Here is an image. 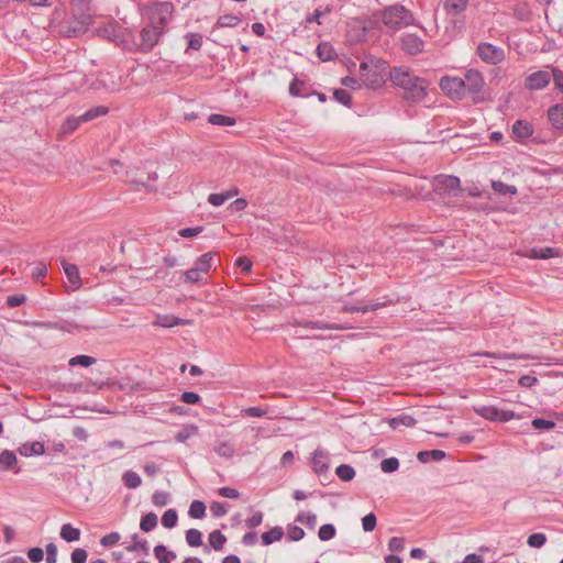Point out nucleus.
Listing matches in <instances>:
<instances>
[{
  "label": "nucleus",
  "mask_w": 563,
  "mask_h": 563,
  "mask_svg": "<svg viewBox=\"0 0 563 563\" xmlns=\"http://www.w3.org/2000/svg\"><path fill=\"white\" fill-rule=\"evenodd\" d=\"M477 356H486V357H493L498 360H529L531 358L527 354H516V353H490V352H482V353H474L471 355V357H477Z\"/></svg>",
  "instance_id": "17"
},
{
  "label": "nucleus",
  "mask_w": 563,
  "mask_h": 563,
  "mask_svg": "<svg viewBox=\"0 0 563 563\" xmlns=\"http://www.w3.org/2000/svg\"><path fill=\"white\" fill-rule=\"evenodd\" d=\"M474 411L484 419L496 422H507L521 418V416L516 415L512 410L498 409L495 406L474 407Z\"/></svg>",
  "instance_id": "5"
},
{
  "label": "nucleus",
  "mask_w": 563,
  "mask_h": 563,
  "mask_svg": "<svg viewBox=\"0 0 563 563\" xmlns=\"http://www.w3.org/2000/svg\"><path fill=\"white\" fill-rule=\"evenodd\" d=\"M189 321L175 316H161L155 320L154 324L163 328H173L176 325L186 324Z\"/></svg>",
  "instance_id": "20"
},
{
  "label": "nucleus",
  "mask_w": 563,
  "mask_h": 563,
  "mask_svg": "<svg viewBox=\"0 0 563 563\" xmlns=\"http://www.w3.org/2000/svg\"><path fill=\"white\" fill-rule=\"evenodd\" d=\"M443 8L454 22L457 14V0H443Z\"/></svg>",
  "instance_id": "54"
},
{
  "label": "nucleus",
  "mask_w": 563,
  "mask_h": 563,
  "mask_svg": "<svg viewBox=\"0 0 563 563\" xmlns=\"http://www.w3.org/2000/svg\"><path fill=\"white\" fill-rule=\"evenodd\" d=\"M439 87L443 95L452 100L457 99V78L451 76H443L439 81Z\"/></svg>",
  "instance_id": "11"
},
{
  "label": "nucleus",
  "mask_w": 563,
  "mask_h": 563,
  "mask_svg": "<svg viewBox=\"0 0 563 563\" xmlns=\"http://www.w3.org/2000/svg\"><path fill=\"white\" fill-rule=\"evenodd\" d=\"M423 41L415 34H406L401 37V47L409 55H417L423 51Z\"/></svg>",
  "instance_id": "10"
},
{
  "label": "nucleus",
  "mask_w": 563,
  "mask_h": 563,
  "mask_svg": "<svg viewBox=\"0 0 563 563\" xmlns=\"http://www.w3.org/2000/svg\"><path fill=\"white\" fill-rule=\"evenodd\" d=\"M208 122L213 125H234L235 119L232 117L213 113L209 115Z\"/></svg>",
  "instance_id": "35"
},
{
  "label": "nucleus",
  "mask_w": 563,
  "mask_h": 563,
  "mask_svg": "<svg viewBox=\"0 0 563 563\" xmlns=\"http://www.w3.org/2000/svg\"><path fill=\"white\" fill-rule=\"evenodd\" d=\"M379 19L385 26L393 31H399L415 24L413 14L401 4L384 8L379 12Z\"/></svg>",
  "instance_id": "4"
},
{
  "label": "nucleus",
  "mask_w": 563,
  "mask_h": 563,
  "mask_svg": "<svg viewBox=\"0 0 563 563\" xmlns=\"http://www.w3.org/2000/svg\"><path fill=\"white\" fill-rule=\"evenodd\" d=\"M169 495L165 492H155L152 496V503L157 507L167 505Z\"/></svg>",
  "instance_id": "53"
},
{
  "label": "nucleus",
  "mask_w": 563,
  "mask_h": 563,
  "mask_svg": "<svg viewBox=\"0 0 563 563\" xmlns=\"http://www.w3.org/2000/svg\"><path fill=\"white\" fill-rule=\"evenodd\" d=\"M178 515L175 509H168L164 512L162 517V525L165 528L172 529L177 525Z\"/></svg>",
  "instance_id": "37"
},
{
  "label": "nucleus",
  "mask_w": 563,
  "mask_h": 563,
  "mask_svg": "<svg viewBox=\"0 0 563 563\" xmlns=\"http://www.w3.org/2000/svg\"><path fill=\"white\" fill-rule=\"evenodd\" d=\"M181 401L188 405H195L200 401V396L194 391H185L181 395Z\"/></svg>",
  "instance_id": "61"
},
{
  "label": "nucleus",
  "mask_w": 563,
  "mask_h": 563,
  "mask_svg": "<svg viewBox=\"0 0 563 563\" xmlns=\"http://www.w3.org/2000/svg\"><path fill=\"white\" fill-rule=\"evenodd\" d=\"M399 467V461L396 457H388L382 461L380 468L385 473H393Z\"/></svg>",
  "instance_id": "48"
},
{
  "label": "nucleus",
  "mask_w": 563,
  "mask_h": 563,
  "mask_svg": "<svg viewBox=\"0 0 563 563\" xmlns=\"http://www.w3.org/2000/svg\"><path fill=\"white\" fill-rule=\"evenodd\" d=\"M318 56L321 60L327 62L332 58L333 49L330 44L321 43L317 47Z\"/></svg>",
  "instance_id": "44"
},
{
  "label": "nucleus",
  "mask_w": 563,
  "mask_h": 563,
  "mask_svg": "<svg viewBox=\"0 0 563 563\" xmlns=\"http://www.w3.org/2000/svg\"><path fill=\"white\" fill-rule=\"evenodd\" d=\"M188 515L194 519H201L206 515V506L200 500H194L189 507Z\"/></svg>",
  "instance_id": "34"
},
{
  "label": "nucleus",
  "mask_w": 563,
  "mask_h": 563,
  "mask_svg": "<svg viewBox=\"0 0 563 563\" xmlns=\"http://www.w3.org/2000/svg\"><path fill=\"white\" fill-rule=\"evenodd\" d=\"M335 527L332 523H325L319 528L318 537L321 541H329L335 536Z\"/></svg>",
  "instance_id": "40"
},
{
  "label": "nucleus",
  "mask_w": 563,
  "mask_h": 563,
  "mask_svg": "<svg viewBox=\"0 0 563 563\" xmlns=\"http://www.w3.org/2000/svg\"><path fill=\"white\" fill-rule=\"evenodd\" d=\"M174 5L170 2L155 3L150 8L151 24L164 26L172 20Z\"/></svg>",
  "instance_id": "7"
},
{
  "label": "nucleus",
  "mask_w": 563,
  "mask_h": 563,
  "mask_svg": "<svg viewBox=\"0 0 563 563\" xmlns=\"http://www.w3.org/2000/svg\"><path fill=\"white\" fill-rule=\"evenodd\" d=\"M120 534L118 532H111L109 534H106L101 538L100 543L103 547H111L119 542Z\"/></svg>",
  "instance_id": "57"
},
{
  "label": "nucleus",
  "mask_w": 563,
  "mask_h": 563,
  "mask_svg": "<svg viewBox=\"0 0 563 563\" xmlns=\"http://www.w3.org/2000/svg\"><path fill=\"white\" fill-rule=\"evenodd\" d=\"M122 481L124 485L130 489H135L142 484L140 475L133 471H126L122 476Z\"/></svg>",
  "instance_id": "26"
},
{
  "label": "nucleus",
  "mask_w": 563,
  "mask_h": 563,
  "mask_svg": "<svg viewBox=\"0 0 563 563\" xmlns=\"http://www.w3.org/2000/svg\"><path fill=\"white\" fill-rule=\"evenodd\" d=\"M297 521H299L300 523H303L310 528H313L317 522V516L313 514L301 512L298 515Z\"/></svg>",
  "instance_id": "55"
},
{
  "label": "nucleus",
  "mask_w": 563,
  "mask_h": 563,
  "mask_svg": "<svg viewBox=\"0 0 563 563\" xmlns=\"http://www.w3.org/2000/svg\"><path fill=\"white\" fill-rule=\"evenodd\" d=\"M476 53L484 63L489 65L500 64L506 56L501 47L486 42L478 44Z\"/></svg>",
  "instance_id": "6"
},
{
  "label": "nucleus",
  "mask_w": 563,
  "mask_h": 563,
  "mask_svg": "<svg viewBox=\"0 0 563 563\" xmlns=\"http://www.w3.org/2000/svg\"><path fill=\"white\" fill-rule=\"evenodd\" d=\"M390 552H401L405 549V541L402 538L393 537L388 542Z\"/></svg>",
  "instance_id": "56"
},
{
  "label": "nucleus",
  "mask_w": 563,
  "mask_h": 563,
  "mask_svg": "<svg viewBox=\"0 0 563 563\" xmlns=\"http://www.w3.org/2000/svg\"><path fill=\"white\" fill-rule=\"evenodd\" d=\"M389 78L395 86L404 89L406 100L421 102L426 99L430 82L416 76L409 68L395 67L390 70Z\"/></svg>",
  "instance_id": "1"
},
{
  "label": "nucleus",
  "mask_w": 563,
  "mask_h": 563,
  "mask_svg": "<svg viewBox=\"0 0 563 563\" xmlns=\"http://www.w3.org/2000/svg\"><path fill=\"white\" fill-rule=\"evenodd\" d=\"M164 33V29L158 25L150 24L141 31V43L139 49L141 52H150L158 42Z\"/></svg>",
  "instance_id": "8"
},
{
  "label": "nucleus",
  "mask_w": 563,
  "mask_h": 563,
  "mask_svg": "<svg viewBox=\"0 0 563 563\" xmlns=\"http://www.w3.org/2000/svg\"><path fill=\"white\" fill-rule=\"evenodd\" d=\"M387 422L390 426V428L397 430V429H400L401 427H406V428L413 427L417 421L412 416L407 415V413H401L397 417L388 419Z\"/></svg>",
  "instance_id": "14"
},
{
  "label": "nucleus",
  "mask_w": 563,
  "mask_h": 563,
  "mask_svg": "<svg viewBox=\"0 0 563 563\" xmlns=\"http://www.w3.org/2000/svg\"><path fill=\"white\" fill-rule=\"evenodd\" d=\"M284 536L283 529L280 527H275L267 532L262 534V542L265 545L272 544L275 541H279Z\"/></svg>",
  "instance_id": "30"
},
{
  "label": "nucleus",
  "mask_w": 563,
  "mask_h": 563,
  "mask_svg": "<svg viewBox=\"0 0 563 563\" xmlns=\"http://www.w3.org/2000/svg\"><path fill=\"white\" fill-rule=\"evenodd\" d=\"M157 526V516L154 512L144 515L140 522V528L144 532L153 530Z\"/></svg>",
  "instance_id": "33"
},
{
  "label": "nucleus",
  "mask_w": 563,
  "mask_h": 563,
  "mask_svg": "<svg viewBox=\"0 0 563 563\" xmlns=\"http://www.w3.org/2000/svg\"><path fill=\"white\" fill-rule=\"evenodd\" d=\"M96 362H97V360L92 356L77 355V356L71 357L68 363L70 366L80 365V366L88 367V366L93 365Z\"/></svg>",
  "instance_id": "41"
},
{
  "label": "nucleus",
  "mask_w": 563,
  "mask_h": 563,
  "mask_svg": "<svg viewBox=\"0 0 563 563\" xmlns=\"http://www.w3.org/2000/svg\"><path fill=\"white\" fill-rule=\"evenodd\" d=\"M210 510L214 517H222L228 511L224 504L216 503V501L211 504Z\"/></svg>",
  "instance_id": "64"
},
{
  "label": "nucleus",
  "mask_w": 563,
  "mask_h": 563,
  "mask_svg": "<svg viewBox=\"0 0 563 563\" xmlns=\"http://www.w3.org/2000/svg\"><path fill=\"white\" fill-rule=\"evenodd\" d=\"M334 99L345 107H350L352 103L351 95L344 89H335L333 91Z\"/></svg>",
  "instance_id": "47"
},
{
  "label": "nucleus",
  "mask_w": 563,
  "mask_h": 563,
  "mask_svg": "<svg viewBox=\"0 0 563 563\" xmlns=\"http://www.w3.org/2000/svg\"><path fill=\"white\" fill-rule=\"evenodd\" d=\"M154 554L158 560V563H172V561L176 558V554L172 551H168L163 544H158L154 548Z\"/></svg>",
  "instance_id": "23"
},
{
  "label": "nucleus",
  "mask_w": 563,
  "mask_h": 563,
  "mask_svg": "<svg viewBox=\"0 0 563 563\" xmlns=\"http://www.w3.org/2000/svg\"><path fill=\"white\" fill-rule=\"evenodd\" d=\"M445 455V452L442 450L420 451L417 459L421 463H428L430 461H441Z\"/></svg>",
  "instance_id": "21"
},
{
  "label": "nucleus",
  "mask_w": 563,
  "mask_h": 563,
  "mask_svg": "<svg viewBox=\"0 0 563 563\" xmlns=\"http://www.w3.org/2000/svg\"><path fill=\"white\" fill-rule=\"evenodd\" d=\"M60 538L67 542L78 541L80 538V530L74 528L70 523H64L60 528Z\"/></svg>",
  "instance_id": "22"
},
{
  "label": "nucleus",
  "mask_w": 563,
  "mask_h": 563,
  "mask_svg": "<svg viewBox=\"0 0 563 563\" xmlns=\"http://www.w3.org/2000/svg\"><path fill=\"white\" fill-rule=\"evenodd\" d=\"M213 450L218 455L223 457H231L235 452L234 446L229 442H220L214 445Z\"/></svg>",
  "instance_id": "39"
},
{
  "label": "nucleus",
  "mask_w": 563,
  "mask_h": 563,
  "mask_svg": "<svg viewBox=\"0 0 563 563\" xmlns=\"http://www.w3.org/2000/svg\"><path fill=\"white\" fill-rule=\"evenodd\" d=\"M430 189L441 198L455 197L457 191V177L439 175L433 180L421 179L415 185L416 194L422 199H433Z\"/></svg>",
  "instance_id": "2"
},
{
  "label": "nucleus",
  "mask_w": 563,
  "mask_h": 563,
  "mask_svg": "<svg viewBox=\"0 0 563 563\" xmlns=\"http://www.w3.org/2000/svg\"><path fill=\"white\" fill-rule=\"evenodd\" d=\"M188 48L199 51L202 46V35L199 33H188Z\"/></svg>",
  "instance_id": "49"
},
{
  "label": "nucleus",
  "mask_w": 563,
  "mask_h": 563,
  "mask_svg": "<svg viewBox=\"0 0 563 563\" xmlns=\"http://www.w3.org/2000/svg\"><path fill=\"white\" fill-rule=\"evenodd\" d=\"M18 459L14 452L5 450L0 453V465L3 470H13L16 465Z\"/></svg>",
  "instance_id": "25"
},
{
  "label": "nucleus",
  "mask_w": 563,
  "mask_h": 563,
  "mask_svg": "<svg viewBox=\"0 0 563 563\" xmlns=\"http://www.w3.org/2000/svg\"><path fill=\"white\" fill-rule=\"evenodd\" d=\"M81 124L79 117H71L68 118L60 126L59 133L62 135H68L71 134L74 131L78 129V126Z\"/></svg>",
  "instance_id": "28"
},
{
  "label": "nucleus",
  "mask_w": 563,
  "mask_h": 563,
  "mask_svg": "<svg viewBox=\"0 0 563 563\" xmlns=\"http://www.w3.org/2000/svg\"><path fill=\"white\" fill-rule=\"evenodd\" d=\"M64 273L73 288V290H77L81 286V279L79 276L78 267L74 264L63 263Z\"/></svg>",
  "instance_id": "12"
},
{
  "label": "nucleus",
  "mask_w": 563,
  "mask_h": 563,
  "mask_svg": "<svg viewBox=\"0 0 563 563\" xmlns=\"http://www.w3.org/2000/svg\"><path fill=\"white\" fill-rule=\"evenodd\" d=\"M238 191L231 192H221V194H211L208 197V201L216 207L222 206L228 199L236 195Z\"/></svg>",
  "instance_id": "36"
},
{
  "label": "nucleus",
  "mask_w": 563,
  "mask_h": 563,
  "mask_svg": "<svg viewBox=\"0 0 563 563\" xmlns=\"http://www.w3.org/2000/svg\"><path fill=\"white\" fill-rule=\"evenodd\" d=\"M87 560V552L84 549H75L71 553L73 563H85Z\"/></svg>",
  "instance_id": "62"
},
{
  "label": "nucleus",
  "mask_w": 563,
  "mask_h": 563,
  "mask_svg": "<svg viewBox=\"0 0 563 563\" xmlns=\"http://www.w3.org/2000/svg\"><path fill=\"white\" fill-rule=\"evenodd\" d=\"M532 255L534 258L548 260L558 256L559 253L552 247H542L539 250H532Z\"/></svg>",
  "instance_id": "43"
},
{
  "label": "nucleus",
  "mask_w": 563,
  "mask_h": 563,
  "mask_svg": "<svg viewBox=\"0 0 563 563\" xmlns=\"http://www.w3.org/2000/svg\"><path fill=\"white\" fill-rule=\"evenodd\" d=\"M548 118L554 128L563 130V104L550 107L548 110Z\"/></svg>",
  "instance_id": "16"
},
{
  "label": "nucleus",
  "mask_w": 563,
  "mask_h": 563,
  "mask_svg": "<svg viewBox=\"0 0 563 563\" xmlns=\"http://www.w3.org/2000/svg\"><path fill=\"white\" fill-rule=\"evenodd\" d=\"M99 82L108 91L114 92L119 90L120 85L115 82L110 74L104 75Z\"/></svg>",
  "instance_id": "45"
},
{
  "label": "nucleus",
  "mask_w": 563,
  "mask_h": 563,
  "mask_svg": "<svg viewBox=\"0 0 563 563\" xmlns=\"http://www.w3.org/2000/svg\"><path fill=\"white\" fill-rule=\"evenodd\" d=\"M466 96L470 97L474 103H479L487 99L484 76L477 69H467L464 74V78H460V99Z\"/></svg>",
  "instance_id": "3"
},
{
  "label": "nucleus",
  "mask_w": 563,
  "mask_h": 563,
  "mask_svg": "<svg viewBox=\"0 0 563 563\" xmlns=\"http://www.w3.org/2000/svg\"><path fill=\"white\" fill-rule=\"evenodd\" d=\"M552 80V67L537 70L526 77L525 87L529 90L544 89Z\"/></svg>",
  "instance_id": "9"
},
{
  "label": "nucleus",
  "mask_w": 563,
  "mask_h": 563,
  "mask_svg": "<svg viewBox=\"0 0 563 563\" xmlns=\"http://www.w3.org/2000/svg\"><path fill=\"white\" fill-rule=\"evenodd\" d=\"M108 108L103 106H99L92 109L87 110L84 114L79 115L81 123L91 121L98 117L106 115L108 113Z\"/></svg>",
  "instance_id": "27"
},
{
  "label": "nucleus",
  "mask_w": 563,
  "mask_h": 563,
  "mask_svg": "<svg viewBox=\"0 0 563 563\" xmlns=\"http://www.w3.org/2000/svg\"><path fill=\"white\" fill-rule=\"evenodd\" d=\"M305 537V531L297 526L289 528L288 538L292 541H299Z\"/></svg>",
  "instance_id": "63"
},
{
  "label": "nucleus",
  "mask_w": 563,
  "mask_h": 563,
  "mask_svg": "<svg viewBox=\"0 0 563 563\" xmlns=\"http://www.w3.org/2000/svg\"><path fill=\"white\" fill-rule=\"evenodd\" d=\"M184 277H185V282L190 283V284L203 282V279H205V276H202V274H200L198 271H196L195 267L186 271L184 274Z\"/></svg>",
  "instance_id": "50"
},
{
  "label": "nucleus",
  "mask_w": 563,
  "mask_h": 563,
  "mask_svg": "<svg viewBox=\"0 0 563 563\" xmlns=\"http://www.w3.org/2000/svg\"><path fill=\"white\" fill-rule=\"evenodd\" d=\"M328 453L322 450H316L312 456V466L316 473L321 474L329 468Z\"/></svg>",
  "instance_id": "13"
},
{
  "label": "nucleus",
  "mask_w": 563,
  "mask_h": 563,
  "mask_svg": "<svg viewBox=\"0 0 563 563\" xmlns=\"http://www.w3.org/2000/svg\"><path fill=\"white\" fill-rule=\"evenodd\" d=\"M335 474L341 481L350 482L355 477V471L351 465L341 464L336 467Z\"/></svg>",
  "instance_id": "32"
},
{
  "label": "nucleus",
  "mask_w": 563,
  "mask_h": 563,
  "mask_svg": "<svg viewBox=\"0 0 563 563\" xmlns=\"http://www.w3.org/2000/svg\"><path fill=\"white\" fill-rule=\"evenodd\" d=\"M303 81L295 78L289 86V93L294 97L301 96V89L303 87Z\"/></svg>",
  "instance_id": "60"
},
{
  "label": "nucleus",
  "mask_w": 563,
  "mask_h": 563,
  "mask_svg": "<svg viewBox=\"0 0 563 563\" xmlns=\"http://www.w3.org/2000/svg\"><path fill=\"white\" fill-rule=\"evenodd\" d=\"M197 432V428L194 427V426H187L185 428H183L181 430H179L176 435H175V440L177 442H185L187 441L190 437H192L194 434H196Z\"/></svg>",
  "instance_id": "42"
},
{
  "label": "nucleus",
  "mask_w": 563,
  "mask_h": 563,
  "mask_svg": "<svg viewBox=\"0 0 563 563\" xmlns=\"http://www.w3.org/2000/svg\"><path fill=\"white\" fill-rule=\"evenodd\" d=\"M242 22L241 18L235 14H223L219 16L217 25L219 27H235Z\"/></svg>",
  "instance_id": "29"
},
{
  "label": "nucleus",
  "mask_w": 563,
  "mask_h": 563,
  "mask_svg": "<svg viewBox=\"0 0 563 563\" xmlns=\"http://www.w3.org/2000/svg\"><path fill=\"white\" fill-rule=\"evenodd\" d=\"M57 561V548L54 543H48L46 545V562L47 563H56Z\"/></svg>",
  "instance_id": "59"
},
{
  "label": "nucleus",
  "mask_w": 563,
  "mask_h": 563,
  "mask_svg": "<svg viewBox=\"0 0 563 563\" xmlns=\"http://www.w3.org/2000/svg\"><path fill=\"white\" fill-rule=\"evenodd\" d=\"M512 132L520 139L530 137L533 133L532 125L523 120H517L512 125Z\"/></svg>",
  "instance_id": "18"
},
{
  "label": "nucleus",
  "mask_w": 563,
  "mask_h": 563,
  "mask_svg": "<svg viewBox=\"0 0 563 563\" xmlns=\"http://www.w3.org/2000/svg\"><path fill=\"white\" fill-rule=\"evenodd\" d=\"M227 542V537L219 530H214L209 534V544L216 551L223 550Z\"/></svg>",
  "instance_id": "24"
},
{
  "label": "nucleus",
  "mask_w": 563,
  "mask_h": 563,
  "mask_svg": "<svg viewBox=\"0 0 563 563\" xmlns=\"http://www.w3.org/2000/svg\"><path fill=\"white\" fill-rule=\"evenodd\" d=\"M547 537L544 533H532L529 536L527 543L531 548H541L545 544Z\"/></svg>",
  "instance_id": "46"
},
{
  "label": "nucleus",
  "mask_w": 563,
  "mask_h": 563,
  "mask_svg": "<svg viewBox=\"0 0 563 563\" xmlns=\"http://www.w3.org/2000/svg\"><path fill=\"white\" fill-rule=\"evenodd\" d=\"M534 429L539 430H551L555 427V422L552 420H545L542 418H534L531 422Z\"/></svg>",
  "instance_id": "51"
},
{
  "label": "nucleus",
  "mask_w": 563,
  "mask_h": 563,
  "mask_svg": "<svg viewBox=\"0 0 563 563\" xmlns=\"http://www.w3.org/2000/svg\"><path fill=\"white\" fill-rule=\"evenodd\" d=\"M213 258V253H205L195 262L194 267L206 277L211 269Z\"/></svg>",
  "instance_id": "15"
},
{
  "label": "nucleus",
  "mask_w": 563,
  "mask_h": 563,
  "mask_svg": "<svg viewBox=\"0 0 563 563\" xmlns=\"http://www.w3.org/2000/svg\"><path fill=\"white\" fill-rule=\"evenodd\" d=\"M492 188L494 191L500 194V195H516L517 188L514 185H507L503 183L501 180H493L492 181Z\"/></svg>",
  "instance_id": "31"
},
{
  "label": "nucleus",
  "mask_w": 563,
  "mask_h": 563,
  "mask_svg": "<svg viewBox=\"0 0 563 563\" xmlns=\"http://www.w3.org/2000/svg\"><path fill=\"white\" fill-rule=\"evenodd\" d=\"M186 541L190 547H200L202 544V534L198 529H189L186 532Z\"/></svg>",
  "instance_id": "38"
},
{
  "label": "nucleus",
  "mask_w": 563,
  "mask_h": 563,
  "mask_svg": "<svg viewBox=\"0 0 563 563\" xmlns=\"http://www.w3.org/2000/svg\"><path fill=\"white\" fill-rule=\"evenodd\" d=\"M376 522H377L376 516L373 512L364 516L362 519V526H363L364 531L365 532L373 531L376 527Z\"/></svg>",
  "instance_id": "52"
},
{
  "label": "nucleus",
  "mask_w": 563,
  "mask_h": 563,
  "mask_svg": "<svg viewBox=\"0 0 563 563\" xmlns=\"http://www.w3.org/2000/svg\"><path fill=\"white\" fill-rule=\"evenodd\" d=\"M19 452L24 456L41 455L44 453V444L37 441L25 443L19 448Z\"/></svg>",
  "instance_id": "19"
},
{
  "label": "nucleus",
  "mask_w": 563,
  "mask_h": 563,
  "mask_svg": "<svg viewBox=\"0 0 563 563\" xmlns=\"http://www.w3.org/2000/svg\"><path fill=\"white\" fill-rule=\"evenodd\" d=\"M27 558L33 562V563H38L43 560L44 558V552L41 548H32L27 551Z\"/></svg>",
  "instance_id": "58"
}]
</instances>
